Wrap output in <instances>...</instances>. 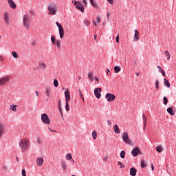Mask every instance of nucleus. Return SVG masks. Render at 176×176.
<instances>
[{"instance_id":"obj_1","label":"nucleus","mask_w":176,"mask_h":176,"mask_svg":"<svg viewBox=\"0 0 176 176\" xmlns=\"http://www.w3.org/2000/svg\"><path fill=\"white\" fill-rule=\"evenodd\" d=\"M19 146L21 152H27L30 149V146H31V142H30V139L23 138L19 141Z\"/></svg>"},{"instance_id":"obj_2","label":"nucleus","mask_w":176,"mask_h":176,"mask_svg":"<svg viewBox=\"0 0 176 176\" xmlns=\"http://www.w3.org/2000/svg\"><path fill=\"white\" fill-rule=\"evenodd\" d=\"M48 14L51 16H55L57 13V6L56 4H50L48 5Z\"/></svg>"},{"instance_id":"obj_3","label":"nucleus","mask_w":176,"mask_h":176,"mask_svg":"<svg viewBox=\"0 0 176 176\" xmlns=\"http://www.w3.org/2000/svg\"><path fill=\"white\" fill-rule=\"evenodd\" d=\"M122 140L124 142V144H127V145H133V142H131V140H130V138L129 137V133L124 132L122 134Z\"/></svg>"},{"instance_id":"obj_4","label":"nucleus","mask_w":176,"mask_h":176,"mask_svg":"<svg viewBox=\"0 0 176 176\" xmlns=\"http://www.w3.org/2000/svg\"><path fill=\"white\" fill-rule=\"evenodd\" d=\"M30 19L31 18L29 16L28 14H25V15H23V23L25 28H28V29L30 28V23H31Z\"/></svg>"},{"instance_id":"obj_5","label":"nucleus","mask_w":176,"mask_h":176,"mask_svg":"<svg viewBox=\"0 0 176 176\" xmlns=\"http://www.w3.org/2000/svg\"><path fill=\"white\" fill-rule=\"evenodd\" d=\"M72 3H74L75 8H76V9H78V10H80L82 13L85 12V7H83V6L82 5V3H80V2L76 1H72Z\"/></svg>"},{"instance_id":"obj_6","label":"nucleus","mask_w":176,"mask_h":176,"mask_svg":"<svg viewBox=\"0 0 176 176\" xmlns=\"http://www.w3.org/2000/svg\"><path fill=\"white\" fill-rule=\"evenodd\" d=\"M10 80V77L6 76L0 78V86H6V84Z\"/></svg>"},{"instance_id":"obj_7","label":"nucleus","mask_w":176,"mask_h":176,"mask_svg":"<svg viewBox=\"0 0 176 176\" xmlns=\"http://www.w3.org/2000/svg\"><path fill=\"white\" fill-rule=\"evenodd\" d=\"M5 130H6V126L5 123L0 120V139L2 138V135L5 133Z\"/></svg>"},{"instance_id":"obj_8","label":"nucleus","mask_w":176,"mask_h":176,"mask_svg":"<svg viewBox=\"0 0 176 176\" xmlns=\"http://www.w3.org/2000/svg\"><path fill=\"white\" fill-rule=\"evenodd\" d=\"M41 120L45 124H50V118H49V116L46 113H43L41 115Z\"/></svg>"},{"instance_id":"obj_9","label":"nucleus","mask_w":176,"mask_h":176,"mask_svg":"<svg viewBox=\"0 0 176 176\" xmlns=\"http://www.w3.org/2000/svg\"><path fill=\"white\" fill-rule=\"evenodd\" d=\"M105 98H106V100H107V101L109 102H112L115 101L116 96H115V95H113L112 94H107L105 96Z\"/></svg>"},{"instance_id":"obj_10","label":"nucleus","mask_w":176,"mask_h":176,"mask_svg":"<svg viewBox=\"0 0 176 176\" xmlns=\"http://www.w3.org/2000/svg\"><path fill=\"white\" fill-rule=\"evenodd\" d=\"M101 88H96L94 89L95 97H96V98H98V100L101 98Z\"/></svg>"},{"instance_id":"obj_11","label":"nucleus","mask_w":176,"mask_h":176,"mask_svg":"<svg viewBox=\"0 0 176 176\" xmlns=\"http://www.w3.org/2000/svg\"><path fill=\"white\" fill-rule=\"evenodd\" d=\"M138 153H141L140 148H138V147L133 148L131 151V155H133L134 157H135L136 156H138Z\"/></svg>"},{"instance_id":"obj_12","label":"nucleus","mask_w":176,"mask_h":176,"mask_svg":"<svg viewBox=\"0 0 176 176\" xmlns=\"http://www.w3.org/2000/svg\"><path fill=\"white\" fill-rule=\"evenodd\" d=\"M10 16V13L8 12H5L3 13V20L6 21V24H10L9 23V17Z\"/></svg>"},{"instance_id":"obj_13","label":"nucleus","mask_w":176,"mask_h":176,"mask_svg":"<svg viewBox=\"0 0 176 176\" xmlns=\"http://www.w3.org/2000/svg\"><path fill=\"white\" fill-rule=\"evenodd\" d=\"M43 162H44L43 158L42 157H39L36 160V164L38 166V167H42L43 164Z\"/></svg>"},{"instance_id":"obj_14","label":"nucleus","mask_w":176,"mask_h":176,"mask_svg":"<svg viewBox=\"0 0 176 176\" xmlns=\"http://www.w3.org/2000/svg\"><path fill=\"white\" fill-rule=\"evenodd\" d=\"M7 2L11 9H16L17 8L16 3L13 0H7Z\"/></svg>"},{"instance_id":"obj_15","label":"nucleus","mask_w":176,"mask_h":176,"mask_svg":"<svg viewBox=\"0 0 176 176\" xmlns=\"http://www.w3.org/2000/svg\"><path fill=\"white\" fill-rule=\"evenodd\" d=\"M65 97L66 99V102H68V101L71 100V95L69 94V91L68 90V89H66L65 91Z\"/></svg>"},{"instance_id":"obj_16","label":"nucleus","mask_w":176,"mask_h":176,"mask_svg":"<svg viewBox=\"0 0 176 176\" xmlns=\"http://www.w3.org/2000/svg\"><path fill=\"white\" fill-rule=\"evenodd\" d=\"M134 32H135V34H134V36H133V41L135 42H137V41H139L140 40V32H138V30H134Z\"/></svg>"},{"instance_id":"obj_17","label":"nucleus","mask_w":176,"mask_h":176,"mask_svg":"<svg viewBox=\"0 0 176 176\" xmlns=\"http://www.w3.org/2000/svg\"><path fill=\"white\" fill-rule=\"evenodd\" d=\"M45 94L48 98H50L52 97V89L50 87H46L45 88Z\"/></svg>"},{"instance_id":"obj_18","label":"nucleus","mask_w":176,"mask_h":176,"mask_svg":"<svg viewBox=\"0 0 176 176\" xmlns=\"http://www.w3.org/2000/svg\"><path fill=\"white\" fill-rule=\"evenodd\" d=\"M130 175L132 176H135L137 175V169H135V168H131L130 169Z\"/></svg>"},{"instance_id":"obj_19","label":"nucleus","mask_w":176,"mask_h":176,"mask_svg":"<svg viewBox=\"0 0 176 176\" xmlns=\"http://www.w3.org/2000/svg\"><path fill=\"white\" fill-rule=\"evenodd\" d=\"M89 2L93 8H95V9H98V4L97 2L94 1V0H89Z\"/></svg>"},{"instance_id":"obj_20","label":"nucleus","mask_w":176,"mask_h":176,"mask_svg":"<svg viewBox=\"0 0 176 176\" xmlns=\"http://www.w3.org/2000/svg\"><path fill=\"white\" fill-rule=\"evenodd\" d=\"M59 35H60V39H63V38H64V28H60L59 29Z\"/></svg>"},{"instance_id":"obj_21","label":"nucleus","mask_w":176,"mask_h":176,"mask_svg":"<svg viewBox=\"0 0 176 176\" xmlns=\"http://www.w3.org/2000/svg\"><path fill=\"white\" fill-rule=\"evenodd\" d=\"M113 130L116 134H120V129H119V126H118V125L115 124L113 126Z\"/></svg>"},{"instance_id":"obj_22","label":"nucleus","mask_w":176,"mask_h":176,"mask_svg":"<svg viewBox=\"0 0 176 176\" xmlns=\"http://www.w3.org/2000/svg\"><path fill=\"white\" fill-rule=\"evenodd\" d=\"M38 67L41 69H46L47 65L45 63H40Z\"/></svg>"},{"instance_id":"obj_23","label":"nucleus","mask_w":176,"mask_h":176,"mask_svg":"<svg viewBox=\"0 0 176 176\" xmlns=\"http://www.w3.org/2000/svg\"><path fill=\"white\" fill-rule=\"evenodd\" d=\"M157 152H158L159 153H161V152L163 151V146H162V145H159L155 148Z\"/></svg>"},{"instance_id":"obj_24","label":"nucleus","mask_w":176,"mask_h":176,"mask_svg":"<svg viewBox=\"0 0 176 176\" xmlns=\"http://www.w3.org/2000/svg\"><path fill=\"white\" fill-rule=\"evenodd\" d=\"M164 85H165V86H166V87L170 88V82H168V80L166 78H164Z\"/></svg>"},{"instance_id":"obj_25","label":"nucleus","mask_w":176,"mask_h":176,"mask_svg":"<svg viewBox=\"0 0 176 176\" xmlns=\"http://www.w3.org/2000/svg\"><path fill=\"white\" fill-rule=\"evenodd\" d=\"M167 112L170 113L172 116L174 115V111H173V107H169L167 109Z\"/></svg>"},{"instance_id":"obj_26","label":"nucleus","mask_w":176,"mask_h":176,"mask_svg":"<svg viewBox=\"0 0 176 176\" xmlns=\"http://www.w3.org/2000/svg\"><path fill=\"white\" fill-rule=\"evenodd\" d=\"M141 167L142 168H145V167H146V162L144 160L141 161Z\"/></svg>"},{"instance_id":"obj_27","label":"nucleus","mask_w":176,"mask_h":176,"mask_svg":"<svg viewBox=\"0 0 176 176\" xmlns=\"http://www.w3.org/2000/svg\"><path fill=\"white\" fill-rule=\"evenodd\" d=\"M55 43L56 45V47H58V49H60V47H61V41L60 40H56Z\"/></svg>"},{"instance_id":"obj_28","label":"nucleus","mask_w":176,"mask_h":176,"mask_svg":"<svg viewBox=\"0 0 176 176\" xmlns=\"http://www.w3.org/2000/svg\"><path fill=\"white\" fill-rule=\"evenodd\" d=\"M88 77L89 78V80H91V82H93V80H94V76H93V73H89L88 74Z\"/></svg>"},{"instance_id":"obj_29","label":"nucleus","mask_w":176,"mask_h":176,"mask_svg":"<svg viewBox=\"0 0 176 176\" xmlns=\"http://www.w3.org/2000/svg\"><path fill=\"white\" fill-rule=\"evenodd\" d=\"M114 71L116 74H119V72H120V67H119V66H115Z\"/></svg>"},{"instance_id":"obj_30","label":"nucleus","mask_w":176,"mask_h":176,"mask_svg":"<svg viewBox=\"0 0 176 176\" xmlns=\"http://www.w3.org/2000/svg\"><path fill=\"white\" fill-rule=\"evenodd\" d=\"M121 159H124L126 156V152L124 151H122L120 153Z\"/></svg>"},{"instance_id":"obj_31","label":"nucleus","mask_w":176,"mask_h":176,"mask_svg":"<svg viewBox=\"0 0 176 176\" xmlns=\"http://www.w3.org/2000/svg\"><path fill=\"white\" fill-rule=\"evenodd\" d=\"M12 54L14 58H19V54H17V52H16L15 51H13L12 52Z\"/></svg>"},{"instance_id":"obj_32","label":"nucleus","mask_w":176,"mask_h":176,"mask_svg":"<svg viewBox=\"0 0 176 176\" xmlns=\"http://www.w3.org/2000/svg\"><path fill=\"white\" fill-rule=\"evenodd\" d=\"M66 160H71L72 159V155L71 153H68L65 157Z\"/></svg>"},{"instance_id":"obj_33","label":"nucleus","mask_w":176,"mask_h":176,"mask_svg":"<svg viewBox=\"0 0 176 176\" xmlns=\"http://www.w3.org/2000/svg\"><path fill=\"white\" fill-rule=\"evenodd\" d=\"M51 42L53 43V45H56V38L54 37V36H51Z\"/></svg>"},{"instance_id":"obj_34","label":"nucleus","mask_w":176,"mask_h":176,"mask_svg":"<svg viewBox=\"0 0 176 176\" xmlns=\"http://www.w3.org/2000/svg\"><path fill=\"white\" fill-rule=\"evenodd\" d=\"M92 137H93L94 140H96L97 139V132H96V131H94L92 132Z\"/></svg>"},{"instance_id":"obj_35","label":"nucleus","mask_w":176,"mask_h":176,"mask_svg":"<svg viewBox=\"0 0 176 176\" xmlns=\"http://www.w3.org/2000/svg\"><path fill=\"white\" fill-rule=\"evenodd\" d=\"M62 167L63 168V171L67 170V164H65V162H62Z\"/></svg>"},{"instance_id":"obj_36","label":"nucleus","mask_w":176,"mask_h":176,"mask_svg":"<svg viewBox=\"0 0 176 176\" xmlns=\"http://www.w3.org/2000/svg\"><path fill=\"white\" fill-rule=\"evenodd\" d=\"M163 101H164V105H167V102H168V99L167 98V97L164 96L163 98Z\"/></svg>"},{"instance_id":"obj_37","label":"nucleus","mask_w":176,"mask_h":176,"mask_svg":"<svg viewBox=\"0 0 176 176\" xmlns=\"http://www.w3.org/2000/svg\"><path fill=\"white\" fill-rule=\"evenodd\" d=\"M142 118H143L144 124V126H146V116H144V115L143 114V115H142Z\"/></svg>"},{"instance_id":"obj_38","label":"nucleus","mask_w":176,"mask_h":176,"mask_svg":"<svg viewBox=\"0 0 176 176\" xmlns=\"http://www.w3.org/2000/svg\"><path fill=\"white\" fill-rule=\"evenodd\" d=\"M54 86L55 87H58V80H57V79H55V80H54Z\"/></svg>"},{"instance_id":"obj_39","label":"nucleus","mask_w":176,"mask_h":176,"mask_svg":"<svg viewBox=\"0 0 176 176\" xmlns=\"http://www.w3.org/2000/svg\"><path fill=\"white\" fill-rule=\"evenodd\" d=\"M118 166H120V168H124V164L119 161L118 162Z\"/></svg>"},{"instance_id":"obj_40","label":"nucleus","mask_w":176,"mask_h":176,"mask_svg":"<svg viewBox=\"0 0 176 176\" xmlns=\"http://www.w3.org/2000/svg\"><path fill=\"white\" fill-rule=\"evenodd\" d=\"M84 24L87 25V27H89V25H90V21H89V20H84Z\"/></svg>"},{"instance_id":"obj_41","label":"nucleus","mask_w":176,"mask_h":176,"mask_svg":"<svg viewBox=\"0 0 176 176\" xmlns=\"http://www.w3.org/2000/svg\"><path fill=\"white\" fill-rule=\"evenodd\" d=\"M164 54H165V56H166V57H168L167 60H170V52H168V51H165Z\"/></svg>"},{"instance_id":"obj_42","label":"nucleus","mask_w":176,"mask_h":176,"mask_svg":"<svg viewBox=\"0 0 176 176\" xmlns=\"http://www.w3.org/2000/svg\"><path fill=\"white\" fill-rule=\"evenodd\" d=\"M65 109L66 111L68 112V111H69V104H68V102H66L65 104Z\"/></svg>"},{"instance_id":"obj_43","label":"nucleus","mask_w":176,"mask_h":176,"mask_svg":"<svg viewBox=\"0 0 176 176\" xmlns=\"http://www.w3.org/2000/svg\"><path fill=\"white\" fill-rule=\"evenodd\" d=\"M155 87L157 90H159V80H156L155 82Z\"/></svg>"},{"instance_id":"obj_44","label":"nucleus","mask_w":176,"mask_h":176,"mask_svg":"<svg viewBox=\"0 0 176 176\" xmlns=\"http://www.w3.org/2000/svg\"><path fill=\"white\" fill-rule=\"evenodd\" d=\"M3 170L4 171H8V166L3 164Z\"/></svg>"},{"instance_id":"obj_45","label":"nucleus","mask_w":176,"mask_h":176,"mask_svg":"<svg viewBox=\"0 0 176 176\" xmlns=\"http://www.w3.org/2000/svg\"><path fill=\"white\" fill-rule=\"evenodd\" d=\"M12 106H11V109H12V111H14V112H16V111H17V109L16 108V105H14V106L12 107Z\"/></svg>"},{"instance_id":"obj_46","label":"nucleus","mask_w":176,"mask_h":176,"mask_svg":"<svg viewBox=\"0 0 176 176\" xmlns=\"http://www.w3.org/2000/svg\"><path fill=\"white\" fill-rule=\"evenodd\" d=\"M56 24L58 29L63 28V25H61V24H60L58 22H56Z\"/></svg>"},{"instance_id":"obj_47","label":"nucleus","mask_w":176,"mask_h":176,"mask_svg":"<svg viewBox=\"0 0 176 176\" xmlns=\"http://www.w3.org/2000/svg\"><path fill=\"white\" fill-rule=\"evenodd\" d=\"M96 21L98 23H101V18L100 16H97L96 17Z\"/></svg>"},{"instance_id":"obj_48","label":"nucleus","mask_w":176,"mask_h":176,"mask_svg":"<svg viewBox=\"0 0 176 176\" xmlns=\"http://www.w3.org/2000/svg\"><path fill=\"white\" fill-rule=\"evenodd\" d=\"M160 72H161L162 76H166V72L163 69H161Z\"/></svg>"},{"instance_id":"obj_49","label":"nucleus","mask_w":176,"mask_h":176,"mask_svg":"<svg viewBox=\"0 0 176 176\" xmlns=\"http://www.w3.org/2000/svg\"><path fill=\"white\" fill-rule=\"evenodd\" d=\"M22 176H27V174L25 173V169L22 170Z\"/></svg>"},{"instance_id":"obj_50","label":"nucleus","mask_w":176,"mask_h":176,"mask_svg":"<svg viewBox=\"0 0 176 176\" xmlns=\"http://www.w3.org/2000/svg\"><path fill=\"white\" fill-rule=\"evenodd\" d=\"M85 6H87V0H82Z\"/></svg>"},{"instance_id":"obj_51","label":"nucleus","mask_w":176,"mask_h":176,"mask_svg":"<svg viewBox=\"0 0 176 176\" xmlns=\"http://www.w3.org/2000/svg\"><path fill=\"white\" fill-rule=\"evenodd\" d=\"M58 108H59V112H60L61 116H63V110L61 109V107H58Z\"/></svg>"},{"instance_id":"obj_52","label":"nucleus","mask_w":176,"mask_h":176,"mask_svg":"<svg viewBox=\"0 0 176 176\" xmlns=\"http://www.w3.org/2000/svg\"><path fill=\"white\" fill-rule=\"evenodd\" d=\"M107 1L109 3H110V5H113V0H107Z\"/></svg>"},{"instance_id":"obj_53","label":"nucleus","mask_w":176,"mask_h":176,"mask_svg":"<svg viewBox=\"0 0 176 176\" xmlns=\"http://www.w3.org/2000/svg\"><path fill=\"white\" fill-rule=\"evenodd\" d=\"M79 95L80 97H83V94H82V91L80 89L78 90Z\"/></svg>"},{"instance_id":"obj_54","label":"nucleus","mask_w":176,"mask_h":176,"mask_svg":"<svg viewBox=\"0 0 176 176\" xmlns=\"http://www.w3.org/2000/svg\"><path fill=\"white\" fill-rule=\"evenodd\" d=\"M119 39H120L119 35H117V36L116 38V41L117 43H119Z\"/></svg>"},{"instance_id":"obj_55","label":"nucleus","mask_w":176,"mask_h":176,"mask_svg":"<svg viewBox=\"0 0 176 176\" xmlns=\"http://www.w3.org/2000/svg\"><path fill=\"white\" fill-rule=\"evenodd\" d=\"M107 124L108 126H111V124H112V122H111V120H107Z\"/></svg>"},{"instance_id":"obj_56","label":"nucleus","mask_w":176,"mask_h":176,"mask_svg":"<svg viewBox=\"0 0 176 176\" xmlns=\"http://www.w3.org/2000/svg\"><path fill=\"white\" fill-rule=\"evenodd\" d=\"M37 142L38 144H41L42 142V140L40 138H38L37 139Z\"/></svg>"},{"instance_id":"obj_57","label":"nucleus","mask_w":176,"mask_h":176,"mask_svg":"<svg viewBox=\"0 0 176 176\" xmlns=\"http://www.w3.org/2000/svg\"><path fill=\"white\" fill-rule=\"evenodd\" d=\"M35 94H36V97H38L39 96V91H36Z\"/></svg>"},{"instance_id":"obj_58","label":"nucleus","mask_w":176,"mask_h":176,"mask_svg":"<svg viewBox=\"0 0 176 176\" xmlns=\"http://www.w3.org/2000/svg\"><path fill=\"white\" fill-rule=\"evenodd\" d=\"M151 170L153 171L155 170V167L153 166V164H151Z\"/></svg>"},{"instance_id":"obj_59","label":"nucleus","mask_w":176,"mask_h":176,"mask_svg":"<svg viewBox=\"0 0 176 176\" xmlns=\"http://www.w3.org/2000/svg\"><path fill=\"white\" fill-rule=\"evenodd\" d=\"M94 79L95 80H96V82H100V79H98V78L95 77Z\"/></svg>"},{"instance_id":"obj_60","label":"nucleus","mask_w":176,"mask_h":176,"mask_svg":"<svg viewBox=\"0 0 176 176\" xmlns=\"http://www.w3.org/2000/svg\"><path fill=\"white\" fill-rule=\"evenodd\" d=\"M108 159V157H103V160L104 162H107V160Z\"/></svg>"},{"instance_id":"obj_61","label":"nucleus","mask_w":176,"mask_h":176,"mask_svg":"<svg viewBox=\"0 0 176 176\" xmlns=\"http://www.w3.org/2000/svg\"><path fill=\"white\" fill-rule=\"evenodd\" d=\"M109 16H111V14H109V12H107V19H109Z\"/></svg>"},{"instance_id":"obj_62","label":"nucleus","mask_w":176,"mask_h":176,"mask_svg":"<svg viewBox=\"0 0 176 176\" xmlns=\"http://www.w3.org/2000/svg\"><path fill=\"white\" fill-rule=\"evenodd\" d=\"M157 67L158 68V69H160V71H162V69H162V67H160V66H157Z\"/></svg>"},{"instance_id":"obj_63","label":"nucleus","mask_w":176,"mask_h":176,"mask_svg":"<svg viewBox=\"0 0 176 176\" xmlns=\"http://www.w3.org/2000/svg\"><path fill=\"white\" fill-rule=\"evenodd\" d=\"M58 107H61V100H59L58 102Z\"/></svg>"},{"instance_id":"obj_64","label":"nucleus","mask_w":176,"mask_h":176,"mask_svg":"<svg viewBox=\"0 0 176 176\" xmlns=\"http://www.w3.org/2000/svg\"><path fill=\"white\" fill-rule=\"evenodd\" d=\"M50 131H51V133H56V131L53 130V129H50Z\"/></svg>"}]
</instances>
